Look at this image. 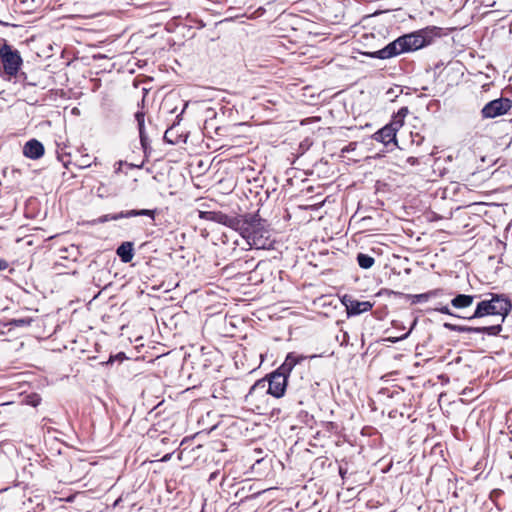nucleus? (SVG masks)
<instances>
[{"mask_svg":"<svg viewBox=\"0 0 512 512\" xmlns=\"http://www.w3.org/2000/svg\"><path fill=\"white\" fill-rule=\"evenodd\" d=\"M8 268V262L4 259L0 258V271H3Z\"/></svg>","mask_w":512,"mask_h":512,"instance_id":"c85d7f7f","label":"nucleus"},{"mask_svg":"<svg viewBox=\"0 0 512 512\" xmlns=\"http://www.w3.org/2000/svg\"><path fill=\"white\" fill-rule=\"evenodd\" d=\"M170 130H166L164 134V140L170 144H174L175 142L171 139Z\"/></svg>","mask_w":512,"mask_h":512,"instance_id":"bb28decb","label":"nucleus"},{"mask_svg":"<svg viewBox=\"0 0 512 512\" xmlns=\"http://www.w3.org/2000/svg\"><path fill=\"white\" fill-rule=\"evenodd\" d=\"M342 303L349 316L359 315L372 309V304L369 301H358L349 295L343 296Z\"/></svg>","mask_w":512,"mask_h":512,"instance_id":"9d476101","label":"nucleus"},{"mask_svg":"<svg viewBox=\"0 0 512 512\" xmlns=\"http://www.w3.org/2000/svg\"><path fill=\"white\" fill-rule=\"evenodd\" d=\"M0 64L8 76H16L22 65L19 51L5 42L0 46Z\"/></svg>","mask_w":512,"mask_h":512,"instance_id":"39448f33","label":"nucleus"},{"mask_svg":"<svg viewBox=\"0 0 512 512\" xmlns=\"http://www.w3.org/2000/svg\"><path fill=\"white\" fill-rule=\"evenodd\" d=\"M32 323V318H19V319H11L6 325L14 326V327H26L30 326Z\"/></svg>","mask_w":512,"mask_h":512,"instance_id":"f3484780","label":"nucleus"},{"mask_svg":"<svg viewBox=\"0 0 512 512\" xmlns=\"http://www.w3.org/2000/svg\"><path fill=\"white\" fill-rule=\"evenodd\" d=\"M200 218L225 225L237 232L243 227V216H229L221 211H201Z\"/></svg>","mask_w":512,"mask_h":512,"instance_id":"423d86ee","label":"nucleus"},{"mask_svg":"<svg viewBox=\"0 0 512 512\" xmlns=\"http://www.w3.org/2000/svg\"><path fill=\"white\" fill-rule=\"evenodd\" d=\"M306 359V356L299 355L295 352L288 353L284 362L275 371L266 375L264 378L257 380L250 387V390L246 395V400L258 391L270 394L275 398H281L284 396L287 388H289L290 391L294 390L295 393H299L301 390L305 389L307 385L305 387L300 386L298 388H294L291 377L294 369L301 365V363Z\"/></svg>","mask_w":512,"mask_h":512,"instance_id":"f257e3e1","label":"nucleus"},{"mask_svg":"<svg viewBox=\"0 0 512 512\" xmlns=\"http://www.w3.org/2000/svg\"><path fill=\"white\" fill-rule=\"evenodd\" d=\"M478 295H468V294H457L451 299V306L459 310L460 315H471L468 312V309L472 306L476 299H479Z\"/></svg>","mask_w":512,"mask_h":512,"instance_id":"9b49d317","label":"nucleus"},{"mask_svg":"<svg viewBox=\"0 0 512 512\" xmlns=\"http://www.w3.org/2000/svg\"><path fill=\"white\" fill-rule=\"evenodd\" d=\"M243 227L239 234L247 241L250 248L269 250L273 247L270 231L266 228V221L258 213L245 214L242 219Z\"/></svg>","mask_w":512,"mask_h":512,"instance_id":"7ed1b4c3","label":"nucleus"},{"mask_svg":"<svg viewBox=\"0 0 512 512\" xmlns=\"http://www.w3.org/2000/svg\"><path fill=\"white\" fill-rule=\"evenodd\" d=\"M443 326L449 331L459 332V333H478V327H469V326H460L445 322Z\"/></svg>","mask_w":512,"mask_h":512,"instance_id":"4468645a","label":"nucleus"},{"mask_svg":"<svg viewBox=\"0 0 512 512\" xmlns=\"http://www.w3.org/2000/svg\"><path fill=\"white\" fill-rule=\"evenodd\" d=\"M117 256L123 263H129L134 257V244L130 241H125L118 246L116 250Z\"/></svg>","mask_w":512,"mask_h":512,"instance_id":"ddd939ff","label":"nucleus"},{"mask_svg":"<svg viewBox=\"0 0 512 512\" xmlns=\"http://www.w3.org/2000/svg\"><path fill=\"white\" fill-rule=\"evenodd\" d=\"M347 473V469L343 468L342 466L339 467V474L342 478H345V475Z\"/></svg>","mask_w":512,"mask_h":512,"instance_id":"c756f323","label":"nucleus"},{"mask_svg":"<svg viewBox=\"0 0 512 512\" xmlns=\"http://www.w3.org/2000/svg\"><path fill=\"white\" fill-rule=\"evenodd\" d=\"M156 213V209H131L127 211H120L119 213L115 214L102 215L97 220H95V223L102 224L111 220H119L123 218H132L137 216H146L150 218V224H154Z\"/></svg>","mask_w":512,"mask_h":512,"instance_id":"0eeeda50","label":"nucleus"},{"mask_svg":"<svg viewBox=\"0 0 512 512\" xmlns=\"http://www.w3.org/2000/svg\"><path fill=\"white\" fill-rule=\"evenodd\" d=\"M69 157V154L57 152V158L60 162H62L65 168H68V165L70 164Z\"/></svg>","mask_w":512,"mask_h":512,"instance_id":"4be33fe9","label":"nucleus"},{"mask_svg":"<svg viewBox=\"0 0 512 512\" xmlns=\"http://www.w3.org/2000/svg\"><path fill=\"white\" fill-rule=\"evenodd\" d=\"M44 146L37 139L27 141L23 147V154L27 158L36 160L44 155Z\"/></svg>","mask_w":512,"mask_h":512,"instance_id":"f8f14e48","label":"nucleus"},{"mask_svg":"<svg viewBox=\"0 0 512 512\" xmlns=\"http://www.w3.org/2000/svg\"><path fill=\"white\" fill-rule=\"evenodd\" d=\"M502 330V327L500 324L497 325H491V326H485V327H478V333H484L488 335H498Z\"/></svg>","mask_w":512,"mask_h":512,"instance_id":"dca6fc26","label":"nucleus"},{"mask_svg":"<svg viewBox=\"0 0 512 512\" xmlns=\"http://www.w3.org/2000/svg\"><path fill=\"white\" fill-rule=\"evenodd\" d=\"M416 324H417V319H414V321H413V323H412V325H411V327H410V329H409V331L407 333H405L404 335H402L400 337H397V338H388V341H390L392 343H395V342H397L399 340L406 339L409 336V334L411 333V331L414 329Z\"/></svg>","mask_w":512,"mask_h":512,"instance_id":"412c9836","label":"nucleus"},{"mask_svg":"<svg viewBox=\"0 0 512 512\" xmlns=\"http://www.w3.org/2000/svg\"><path fill=\"white\" fill-rule=\"evenodd\" d=\"M90 165H91V164H90L87 160H85V159H83V160L81 161V163L79 164V166H80L81 168L89 167Z\"/></svg>","mask_w":512,"mask_h":512,"instance_id":"7c9ffc66","label":"nucleus"},{"mask_svg":"<svg viewBox=\"0 0 512 512\" xmlns=\"http://www.w3.org/2000/svg\"><path fill=\"white\" fill-rule=\"evenodd\" d=\"M435 311H438L442 314H446V315H450V316H453V317H457V318H460V319H463L460 315V314H457V313H454L448 305H443V306H440V307H436L434 309Z\"/></svg>","mask_w":512,"mask_h":512,"instance_id":"a211bd4d","label":"nucleus"},{"mask_svg":"<svg viewBox=\"0 0 512 512\" xmlns=\"http://www.w3.org/2000/svg\"><path fill=\"white\" fill-rule=\"evenodd\" d=\"M402 120H393L391 123L385 125L373 135V139L383 143L385 146L393 143L396 145V133L402 127Z\"/></svg>","mask_w":512,"mask_h":512,"instance_id":"1a4fd4ad","label":"nucleus"},{"mask_svg":"<svg viewBox=\"0 0 512 512\" xmlns=\"http://www.w3.org/2000/svg\"><path fill=\"white\" fill-rule=\"evenodd\" d=\"M439 37H441V28L428 26L412 33L402 35L384 48L374 52H365L364 55L371 58L389 59L402 53L412 52L426 47Z\"/></svg>","mask_w":512,"mask_h":512,"instance_id":"f03ea898","label":"nucleus"},{"mask_svg":"<svg viewBox=\"0 0 512 512\" xmlns=\"http://www.w3.org/2000/svg\"><path fill=\"white\" fill-rule=\"evenodd\" d=\"M427 294V297H428V300L432 299V298H436V297H439V296H442L444 294V290L443 289H433V290H430L428 292H426Z\"/></svg>","mask_w":512,"mask_h":512,"instance_id":"5701e85b","label":"nucleus"},{"mask_svg":"<svg viewBox=\"0 0 512 512\" xmlns=\"http://www.w3.org/2000/svg\"><path fill=\"white\" fill-rule=\"evenodd\" d=\"M135 119L137 121V124H138V130H143L144 129V119H145V114L144 112L142 111H138L135 113Z\"/></svg>","mask_w":512,"mask_h":512,"instance_id":"aec40b11","label":"nucleus"},{"mask_svg":"<svg viewBox=\"0 0 512 512\" xmlns=\"http://www.w3.org/2000/svg\"><path fill=\"white\" fill-rule=\"evenodd\" d=\"M298 404L302 405L303 404V401L301 399H296Z\"/></svg>","mask_w":512,"mask_h":512,"instance_id":"2f4dec72","label":"nucleus"},{"mask_svg":"<svg viewBox=\"0 0 512 512\" xmlns=\"http://www.w3.org/2000/svg\"><path fill=\"white\" fill-rule=\"evenodd\" d=\"M409 298L411 299L413 304H417V303L428 301V297H427L426 293L409 295Z\"/></svg>","mask_w":512,"mask_h":512,"instance_id":"6ab92c4d","label":"nucleus"},{"mask_svg":"<svg viewBox=\"0 0 512 512\" xmlns=\"http://www.w3.org/2000/svg\"><path fill=\"white\" fill-rule=\"evenodd\" d=\"M170 130H166L164 134V140L170 144H174L175 142L171 139Z\"/></svg>","mask_w":512,"mask_h":512,"instance_id":"cd10ccee","label":"nucleus"},{"mask_svg":"<svg viewBox=\"0 0 512 512\" xmlns=\"http://www.w3.org/2000/svg\"><path fill=\"white\" fill-rule=\"evenodd\" d=\"M512 107V101L508 98H499L488 102L482 109L483 118H495L507 113Z\"/></svg>","mask_w":512,"mask_h":512,"instance_id":"6e6552de","label":"nucleus"},{"mask_svg":"<svg viewBox=\"0 0 512 512\" xmlns=\"http://www.w3.org/2000/svg\"><path fill=\"white\" fill-rule=\"evenodd\" d=\"M139 136H140L141 145H142L144 151H146L147 146H148V137L145 134V130L144 129L143 130H139Z\"/></svg>","mask_w":512,"mask_h":512,"instance_id":"b1692460","label":"nucleus"},{"mask_svg":"<svg viewBox=\"0 0 512 512\" xmlns=\"http://www.w3.org/2000/svg\"><path fill=\"white\" fill-rule=\"evenodd\" d=\"M511 302L504 295L492 294L491 299L477 302L475 310L469 316H461L464 320H473L489 315L501 316L503 322L511 310Z\"/></svg>","mask_w":512,"mask_h":512,"instance_id":"20e7f679","label":"nucleus"},{"mask_svg":"<svg viewBox=\"0 0 512 512\" xmlns=\"http://www.w3.org/2000/svg\"><path fill=\"white\" fill-rule=\"evenodd\" d=\"M356 148V143L355 142H351L349 143L347 146H345L344 148H342V153H348L350 151H353L355 150Z\"/></svg>","mask_w":512,"mask_h":512,"instance_id":"a878e982","label":"nucleus"},{"mask_svg":"<svg viewBox=\"0 0 512 512\" xmlns=\"http://www.w3.org/2000/svg\"><path fill=\"white\" fill-rule=\"evenodd\" d=\"M356 260H357L358 265L362 269H369L375 263V259L372 256H370L368 254H364V253H358Z\"/></svg>","mask_w":512,"mask_h":512,"instance_id":"2eb2a0df","label":"nucleus"},{"mask_svg":"<svg viewBox=\"0 0 512 512\" xmlns=\"http://www.w3.org/2000/svg\"><path fill=\"white\" fill-rule=\"evenodd\" d=\"M408 114V108L407 107H402L396 117L393 119V120H402L404 119V117H406V115Z\"/></svg>","mask_w":512,"mask_h":512,"instance_id":"393cba45","label":"nucleus"}]
</instances>
